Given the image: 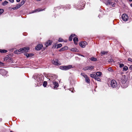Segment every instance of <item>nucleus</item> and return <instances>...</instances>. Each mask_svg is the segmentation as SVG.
Returning <instances> with one entry per match:
<instances>
[{"mask_svg":"<svg viewBox=\"0 0 132 132\" xmlns=\"http://www.w3.org/2000/svg\"><path fill=\"white\" fill-rule=\"evenodd\" d=\"M10 132H14L11 131H10Z\"/></svg>","mask_w":132,"mask_h":132,"instance_id":"6e6d98bb","label":"nucleus"},{"mask_svg":"<svg viewBox=\"0 0 132 132\" xmlns=\"http://www.w3.org/2000/svg\"><path fill=\"white\" fill-rule=\"evenodd\" d=\"M130 1L132 2V0H129Z\"/></svg>","mask_w":132,"mask_h":132,"instance_id":"5fc2aeb1","label":"nucleus"},{"mask_svg":"<svg viewBox=\"0 0 132 132\" xmlns=\"http://www.w3.org/2000/svg\"><path fill=\"white\" fill-rule=\"evenodd\" d=\"M53 84L54 86V88H56L58 87L59 86V84L58 82L55 81H54L53 82Z\"/></svg>","mask_w":132,"mask_h":132,"instance_id":"f8f14e48","label":"nucleus"},{"mask_svg":"<svg viewBox=\"0 0 132 132\" xmlns=\"http://www.w3.org/2000/svg\"><path fill=\"white\" fill-rule=\"evenodd\" d=\"M24 55L26 56L27 57H28L32 56L33 55V54H28L26 53L24 54Z\"/></svg>","mask_w":132,"mask_h":132,"instance_id":"dca6fc26","label":"nucleus"},{"mask_svg":"<svg viewBox=\"0 0 132 132\" xmlns=\"http://www.w3.org/2000/svg\"><path fill=\"white\" fill-rule=\"evenodd\" d=\"M2 0H0V1H1Z\"/></svg>","mask_w":132,"mask_h":132,"instance_id":"13d9d810","label":"nucleus"},{"mask_svg":"<svg viewBox=\"0 0 132 132\" xmlns=\"http://www.w3.org/2000/svg\"><path fill=\"white\" fill-rule=\"evenodd\" d=\"M4 12V10L3 9H0V15L1 14Z\"/></svg>","mask_w":132,"mask_h":132,"instance_id":"58836bf2","label":"nucleus"},{"mask_svg":"<svg viewBox=\"0 0 132 132\" xmlns=\"http://www.w3.org/2000/svg\"><path fill=\"white\" fill-rule=\"evenodd\" d=\"M47 85V82L46 81H44L43 84V86L44 87H45Z\"/></svg>","mask_w":132,"mask_h":132,"instance_id":"7c9ffc66","label":"nucleus"},{"mask_svg":"<svg viewBox=\"0 0 132 132\" xmlns=\"http://www.w3.org/2000/svg\"><path fill=\"white\" fill-rule=\"evenodd\" d=\"M80 46L82 48L85 47L87 44V43L86 42H82L79 44Z\"/></svg>","mask_w":132,"mask_h":132,"instance_id":"1a4fd4ad","label":"nucleus"},{"mask_svg":"<svg viewBox=\"0 0 132 132\" xmlns=\"http://www.w3.org/2000/svg\"><path fill=\"white\" fill-rule=\"evenodd\" d=\"M73 40L75 44H77L78 41V39L77 37H75L73 39Z\"/></svg>","mask_w":132,"mask_h":132,"instance_id":"2eb2a0df","label":"nucleus"},{"mask_svg":"<svg viewBox=\"0 0 132 132\" xmlns=\"http://www.w3.org/2000/svg\"><path fill=\"white\" fill-rule=\"evenodd\" d=\"M24 2L25 1H24L23 0L21 2V4H20L21 5V6H22V5L24 4Z\"/></svg>","mask_w":132,"mask_h":132,"instance_id":"c9c22d12","label":"nucleus"},{"mask_svg":"<svg viewBox=\"0 0 132 132\" xmlns=\"http://www.w3.org/2000/svg\"><path fill=\"white\" fill-rule=\"evenodd\" d=\"M71 50L72 52H76L77 49L76 48H74L71 49Z\"/></svg>","mask_w":132,"mask_h":132,"instance_id":"393cba45","label":"nucleus"},{"mask_svg":"<svg viewBox=\"0 0 132 132\" xmlns=\"http://www.w3.org/2000/svg\"><path fill=\"white\" fill-rule=\"evenodd\" d=\"M73 67L72 65H69L67 66H62L60 67V68L63 70H67L71 68H73Z\"/></svg>","mask_w":132,"mask_h":132,"instance_id":"f03ea898","label":"nucleus"},{"mask_svg":"<svg viewBox=\"0 0 132 132\" xmlns=\"http://www.w3.org/2000/svg\"><path fill=\"white\" fill-rule=\"evenodd\" d=\"M121 18L122 20L124 21H127L128 19V15L125 14H123L122 15Z\"/></svg>","mask_w":132,"mask_h":132,"instance_id":"423d86ee","label":"nucleus"},{"mask_svg":"<svg viewBox=\"0 0 132 132\" xmlns=\"http://www.w3.org/2000/svg\"><path fill=\"white\" fill-rule=\"evenodd\" d=\"M70 5H68V9H70Z\"/></svg>","mask_w":132,"mask_h":132,"instance_id":"8fccbe9b","label":"nucleus"},{"mask_svg":"<svg viewBox=\"0 0 132 132\" xmlns=\"http://www.w3.org/2000/svg\"><path fill=\"white\" fill-rule=\"evenodd\" d=\"M72 93H74V92H73V91H72Z\"/></svg>","mask_w":132,"mask_h":132,"instance_id":"4d7b16f0","label":"nucleus"},{"mask_svg":"<svg viewBox=\"0 0 132 132\" xmlns=\"http://www.w3.org/2000/svg\"><path fill=\"white\" fill-rule=\"evenodd\" d=\"M81 75L83 76L85 78H86L87 76V75H85L84 73H81Z\"/></svg>","mask_w":132,"mask_h":132,"instance_id":"bb28decb","label":"nucleus"},{"mask_svg":"<svg viewBox=\"0 0 132 132\" xmlns=\"http://www.w3.org/2000/svg\"><path fill=\"white\" fill-rule=\"evenodd\" d=\"M111 85L112 88L116 87L117 86V84L116 81L114 80H112L111 82Z\"/></svg>","mask_w":132,"mask_h":132,"instance_id":"20e7f679","label":"nucleus"},{"mask_svg":"<svg viewBox=\"0 0 132 132\" xmlns=\"http://www.w3.org/2000/svg\"><path fill=\"white\" fill-rule=\"evenodd\" d=\"M87 67L88 68V70H92L94 68V66H88Z\"/></svg>","mask_w":132,"mask_h":132,"instance_id":"aec40b11","label":"nucleus"},{"mask_svg":"<svg viewBox=\"0 0 132 132\" xmlns=\"http://www.w3.org/2000/svg\"><path fill=\"white\" fill-rule=\"evenodd\" d=\"M63 39L61 38H59L58 41L60 42H62L63 41Z\"/></svg>","mask_w":132,"mask_h":132,"instance_id":"a19ab883","label":"nucleus"},{"mask_svg":"<svg viewBox=\"0 0 132 132\" xmlns=\"http://www.w3.org/2000/svg\"><path fill=\"white\" fill-rule=\"evenodd\" d=\"M129 69H132V65H131L129 67Z\"/></svg>","mask_w":132,"mask_h":132,"instance_id":"49530a36","label":"nucleus"},{"mask_svg":"<svg viewBox=\"0 0 132 132\" xmlns=\"http://www.w3.org/2000/svg\"><path fill=\"white\" fill-rule=\"evenodd\" d=\"M2 119L1 118H0V121H1L2 120Z\"/></svg>","mask_w":132,"mask_h":132,"instance_id":"603ef678","label":"nucleus"},{"mask_svg":"<svg viewBox=\"0 0 132 132\" xmlns=\"http://www.w3.org/2000/svg\"><path fill=\"white\" fill-rule=\"evenodd\" d=\"M98 76H96V77L95 78V79L97 80L98 81H100L101 80V79L100 78H99L98 77Z\"/></svg>","mask_w":132,"mask_h":132,"instance_id":"c756f323","label":"nucleus"},{"mask_svg":"<svg viewBox=\"0 0 132 132\" xmlns=\"http://www.w3.org/2000/svg\"><path fill=\"white\" fill-rule=\"evenodd\" d=\"M21 6V5L20 4H18L16 5V7L17 9H18Z\"/></svg>","mask_w":132,"mask_h":132,"instance_id":"f704fd0d","label":"nucleus"},{"mask_svg":"<svg viewBox=\"0 0 132 132\" xmlns=\"http://www.w3.org/2000/svg\"><path fill=\"white\" fill-rule=\"evenodd\" d=\"M124 66V65L123 64L121 63L120 64L119 67L120 68H121Z\"/></svg>","mask_w":132,"mask_h":132,"instance_id":"ea45409f","label":"nucleus"},{"mask_svg":"<svg viewBox=\"0 0 132 132\" xmlns=\"http://www.w3.org/2000/svg\"><path fill=\"white\" fill-rule=\"evenodd\" d=\"M29 50V48L23 47L20 48L19 50H18L20 54L21 53L24 52H27L28 51V50Z\"/></svg>","mask_w":132,"mask_h":132,"instance_id":"39448f33","label":"nucleus"},{"mask_svg":"<svg viewBox=\"0 0 132 132\" xmlns=\"http://www.w3.org/2000/svg\"><path fill=\"white\" fill-rule=\"evenodd\" d=\"M34 79L37 80V84L39 86L42 84L44 80V77L42 74L34 76Z\"/></svg>","mask_w":132,"mask_h":132,"instance_id":"f257e3e1","label":"nucleus"},{"mask_svg":"<svg viewBox=\"0 0 132 132\" xmlns=\"http://www.w3.org/2000/svg\"><path fill=\"white\" fill-rule=\"evenodd\" d=\"M12 9H13L14 10H16V9H17V8L16 7H14L12 8Z\"/></svg>","mask_w":132,"mask_h":132,"instance_id":"a18cd8bd","label":"nucleus"},{"mask_svg":"<svg viewBox=\"0 0 132 132\" xmlns=\"http://www.w3.org/2000/svg\"><path fill=\"white\" fill-rule=\"evenodd\" d=\"M75 35H76L74 34L71 35L69 38V40L70 41H71L72 40V38Z\"/></svg>","mask_w":132,"mask_h":132,"instance_id":"f3484780","label":"nucleus"},{"mask_svg":"<svg viewBox=\"0 0 132 132\" xmlns=\"http://www.w3.org/2000/svg\"><path fill=\"white\" fill-rule=\"evenodd\" d=\"M42 10H40L39 9H36L35 10H34V11H33L32 12V13H35V12H37V11H38V12H39V11H42Z\"/></svg>","mask_w":132,"mask_h":132,"instance_id":"cd10ccee","label":"nucleus"},{"mask_svg":"<svg viewBox=\"0 0 132 132\" xmlns=\"http://www.w3.org/2000/svg\"><path fill=\"white\" fill-rule=\"evenodd\" d=\"M68 49V48L67 46L64 47L61 49L60 50V51H62L65 50H67Z\"/></svg>","mask_w":132,"mask_h":132,"instance_id":"4468645a","label":"nucleus"},{"mask_svg":"<svg viewBox=\"0 0 132 132\" xmlns=\"http://www.w3.org/2000/svg\"><path fill=\"white\" fill-rule=\"evenodd\" d=\"M43 47V45L42 44H39L36 46L35 48V50L39 51Z\"/></svg>","mask_w":132,"mask_h":132,"instance_id":"9d476101","label":"nucleus"},{"mask_svg":"<svg viewBox=\"0 0 132 132\" xmlns=\"http://www.w3.org/2000/svg\"><path fill=\"white\" fill-rule=\"evenodd\" d=\"M52 42V41L50 40H48L45 43V45L47 47L48 46L51 45Z\"/></svg>","mask_w":132,"mask_h":132,"instance_id":"9b49d317","label":"nucleus"},{"mask_svg":"<svg viewBox=\"0 0 132 132\" xmlns=\"http://www.w3.org/2000/svg\"><path fill=\"white\" fill-rule=\"evenodd\" d=\"M79 55H80V56H83V57H84V56L82 55H81V54H79Z\"/></svg>","mask_w":132,"mask_h":132,"instance_id":"3c124183","label":"nucleus"},{"mask_svg":"<svg viewBox=\"0 0 132 132\" xmlns=\"http://www.w3.org/2000/svg\"><path fill=\"white\" fill-rule=\"evenodd\" d=\"M128 60L129 61H131V62H132V59H131V58H129L128 59Z\"/></svg>","mask_w":132,"mask_h":132,"instance_id":"c03bdc74","label":"nucleus"},{"mask_svg":"<svg viewBox=\"0 0 132 132\" xmlns=\"http://www.w3.org/2000/svg\"><path fill=\"white\" fill-rule=\"evenodd\" d=\"M85 78V81L86 82L88 83H90V81L88 76L86 78Z\"/></svg>","mask_w":132,"mask_h":132,"instance_id":"a211bd4d","label":"nucleus"},{"mask_svg":"<svg viewBox=\"0 0 132 132\" xmlns=\"http://www.w3.org/2000/svg\"><path fill=\"white\" fill-rule=\"evenodd\" d=\"M111 1V0H108L106 2V4L107 5H110Z\"/></svg>","mask_w":132,"mask_h":132,"instance_id":"5701e85b","label":"nucleus"},{"mask_svg":"<svg viewBox=\"0 0 132 132\" xmlns=\"http://www.w3.org/2000/svg\"><path fill=\"white\" fill-rule=\"evenodd\" d=\"M20 1V0H16V2H19Z\"/></svg>","mask_w":132,"mask_h":132,"instance_id":"09e8293b","label":"nucleus"},{"mask_svg":"<svg viewBox=\"0 0 132 132\" xmlns=\"http://www.w3.org/2000/svg\"><path fill=\"white\" fill-rule=\"evenodd\" d=\"M7 52V50H5L0 49V52H1V53H6Z\"/></svg>","mask_w":132,"mask_h":132,"instance_id":"412c9836","label":"nucleus"},{"mask_svg":"<svg viewBox=\"0 0 132 132\" xmlns=\"http://www.w3.org/2000/svg\"><path fill=\"white\" fill-rule=\"evenodd\" d=\"M57 48H60L62 46V44H59L57 45Z\"/></svg>","mask_w":132,"mask_h":132,"instance_id":"4c0bfd02","label":"nucleus"},{"mask_svg":"<svg viewBox=\"0 0 132 132\" xmlns=\"http://www.w3.org/2000/svg\"><path fill=\"white\" fill-rule=\"evenodd\" d=\"M58 60L57 59H55L52 61V63L55 65H59L61 64L60 63L58 62Z\"/></svg>","mask_w":132,"mask_h":132,"instance_id":"6e6552de","label":"nucleus"},{"mask_svg":"<svg viewBox=\"0 0 132 132\" xmlns=\"http://www.w3.org/2000/svg\"><path fill=\"white\" fill-rule=\"evenodd\" d=\"M96 75L93 74H90V76L92 78H94V79H95V78H96Z\"/></svg>","mask_w":132,"mask_h":132,"instance_id":"b1692460","label":"nucleus"},{"mask_svg":"<svg viewBox=\"0 0 132 132\" xmlns=\"http://www.w3.org/2000/svg\"><path fill=\"white\" fill-rule=\"evenodd\" d=\"M7 3L8 2L6 1H5L4 2L2 3V4L4 6H5L6 4H7Z\"/></svg>","mask_w":132,"mask_h":132,"instance_id":"2f4dec72","label":"nucleus"},{"mask_svg":"<svg viewBox=\"0 0 132 132\" xmlns=\"http://www.w3.org/2000/svg\"><path fill=\"white\" fill-rule=\"evenodd\" d=\"M7 72L3 69H0V74L3 76H5L7 74Z\"/></svg>","mask_w":132,"mask_h":132,"instance_id":"0eeeda50","label":"nucleus"},{"mask_svg":"<svg viewBox=\"0 0 132 132\" xmlns=\"http://www.w3.org/2000/svg\"><path fill=\"white\" fill-rule=\"evenodd\" d=\"M128 69V67H125L123 68V71H126Z\"/></svg>","mask_w":132,"mask_h":132,"instance_id":"473e14b6","label":"nucleus"},{"mask_svg":"<svg viewBox=\"0 0 132 132\" xmlns=\"http://www.w3.org/2000/svg\"><path fill=\"white\" fill-rule=\"evenodd\" d=\"M108 53V52H106V51H102L101 52V55H104L105 54H107V53Z\"/></svg>","mask_w":132,"mask_h":132,"instance_id":"4be33fe9","label":"nucleus"},{"mask_svg":"<svg viewBox=\"0 0 132 132\" xmlns=\"http://www.w3.org/2000/svg\"><path fill=\"white\" fill-rule=\"evenodd\" d=\"M130 6L132 7V3L130 4Z\"/></svg>","mask_w":132,"mask_h":132,"instance_id":"864d4df0","label":"nucleus"},{"mask_svg":"<svg viewBox=\"0 0 132 132\" xmlns=\"http://www.w3.org/2000/svg\"><path fill=\"white\" fill-rule=\"evenodd\" d=\"M90 60L92 61H95L97 60V59L95 58L94 57H92L91 58H90Z\"/></svg>","mask_w":132,"mask_h":132,"instance_id":"a878e982","label":"nucleus"},{"mask_svg":"<svg viewBox=\"0 0 132 132\" xmlns=\"http://www.w3.org/2000/svg\"><path fill=\"white\" fill-rule=\"evenodd\" d=\"M88 68L87 67L83 68V70L84 71H86L88 70Z\"/></svg>","mask_w":132,"mask_h":132,"instance_id":"e433bc0d","label":"nucleus"},{"mask_svg":"<svg viewBox=\"0 0 132 132\" xmlns=\"http://www.w3.org/2000/svg\"><path fill=\"white\" fill-rule=\"evenodd\" d=\"M56 78V76L55 75H53L51 77L49 78V80H54Z\"/></svg>","mask_w":132,"mask_h":132,"instance_id":"ddd939ff","label":"nucleus"},{"mask_svg":"<svg viewBox=\"0 0 132 132\" xmlns=\"http://www.w3.org/2000/svg\"><path fill=\"white\" fill-rule=\"evenodd\" d=\"M79 3V5H78L76 7L77 9L79 10H81L83 9V8L84 7V6L85 5V3L84 2H82V3Z\"/></svg>","mask_w":132,"mask_h":132,"instance_id":"7ed1b4c3","label":"nucleus"},{"mask_svg":"<svg viewBox=\"0 0 132 132\" xmlns=\"http://www.w3.org/2000/svg\"><path fill=\"white\" fill-rule=\"evenodd\" d=\"M110 4L112 7H114L116 5V4L115 3L111 2Z\"/></svg>","mask_w":132,"mask_h":132,"instance_id":"c85d7f7f","label":"nucleus"},{"mask_svg":"<svg viewBox=\"0 0 132 132\" xmlns=\"http://www.w3.org/2000/svg\"><path fill=\"white\" fill-rule=\"evenodd\" d=\"M18 50H16L14 51V53L16 54H20V53H19Z\"/></svg>","mask_w":132,"mask_h":132,"instance_id":"72a5a7b5","label":"nucleus"},{"mask_svg":"<svg viewBox=\"0 0 132 132\" xmlns=\"http://www.w3.org/2000/svg\"><path fill=\"white\" fill-rule=\"evenodd\" d=\"M9 57H6L5 58H4V61H7Z\"/></svg>","mask_w":132,"mask_h":132,"instance_id":"79ce46f5","label":"nucleus"},{"mask_svg":"<svg viewBox=\"0 0 132 132\" xmlns=\"http://www.w3.org/2000/svg\"><path fill=\"white\" fill-rule=\"evenodd\" d=\"M96 74L97 76L100 77L102 75V73L100 72H98L96 73Z\"/></svg>","mask_w":132,"mask_h":132,"instance_id":"6ab92c4d","label":"nucleus"},{"mask_svg":"<svg viewBox=\"0 0 132 132\" xmlns=\"http://www.w3.org/2000/svg\"><path fill=\"white\" fill-rule=\"evenodd\" d=\"M108 70L109 71H112V69L111 68H109L108 69Z\"/></svg>","mask_w":132,"mask_h":132,"instance_id":"37998d69","label":"nucleus"},{"mask_svg":"<svg viewBox=\"0 0 132 132\" xmlns=\"http://www.w3.org/2000/svg\"><path fill=\"white\" fill-rule=\"evenodd\" d=\"M3 64L2 62H0V65H2Z\"/></svg>","mask_w":132,"mask_h":132,"instance_id":"de8ad7c7","label":"nucleus"}]
</instances>
